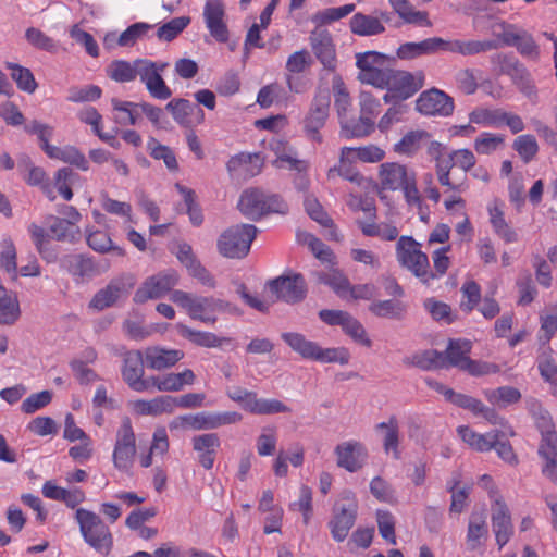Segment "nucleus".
I'll list each match as a JSON object with an SVG mask.
<instances>
[{
	"label": "nucleus",
	"mask_w": 557,
	"mask_h": 557,
	"mask_svg": "<svg viewBox=\"0 0 557 557\" xmlns=\"http://www.w3.org/2000/svg\"><path fill=\"white\" fill-rule=\"evenodd\" d=\"M350 29L354 34L368 37L385 32V26L377 16L356 13L350 18Z\"/></svg>",
	"instance_id": "obj_31"
},
{
	"label": "nucleus",
	"mask_w": 557,
	"mask_h": 557,
	"mask_svg": "<svg viewBox=\"0 0 557 557\" xmlns=\"http://www.w3.org/2000/svg\"><path fill=\"white\" fill-rule=\"evenodd\" d=\"M376 430L384 432L383 448L386 454L392 453L395 459H399V428L395 417H391L387 422H381Z\"/></svg>",
	"instance_id": "obj_36"
},
{
	"label": "nucleus",
	"mask_w": 557,
	"mask_h": 557,
	"mask_svg": "<svg viewBox=\"0 0 557 557\" xmlns=\"http://www.w3.org/2000/svg\"><path fill=\"white\" fill-rule=\"evenodd\" d=\"M342 330L346 335H348L357 344L362 345L364 347H371L372 342L369 338L366 329L350 313L346 318V320L342 326Z\"/></svg>",
	"instance_id": "obj_56"
},
{
	"label": "nucleus",
	"mask_w": 557,
	"mask_h": 557,
	"mask_svg": "<svg viewBox=\"0 0 557 557\" xmlns=\"http://www.w3.org/2000/svg\"><path fill=\"white\" fill-rule=\"evenodd\" d=\"M297 238L308 245L315 258L323 262H332L333 252L321 239L307 232H298Z\"/></svg>",
	"instance_id": "obj_48"
},
{
	"label": "nucleus",
	"mask_w": 557,
	"mask_h": 557,
	"mask_svg": "<svg viewBox=\"0 0 557 557\" xmlns=\"http://www.w3.org/2000/svg\"><path fill=\"white\" fill-rule=\"evenodd\" d=\"M499 48L497 40H460L458 39L457 53L461 55H474Z\"/></svg>",
	"instance_id": "obj_53"
},
{
	"label": "nucleus",
	"mask_w": 557,
	"mask_h": 557,
	"mask_svg": "<svg viewBox=\"0 0 557 557\" xmlns=\"http://www.w3.org/2000/svg\"><path fill=\"white\" fill-rule=\"evenodd\" d=\"M424 73L418 71L410 73L407 71H398L391 67L385 76V83L381 86V89H388L392 96L408 99L414 95L424 85Z\"/></svg>",
	"instance_id": "obj_10"
},
{
	"label": "nucleus",
	"mask_w": 557,
	"mask_h": 557,
	"mask_svg": "<svg viewBox=\"0 0 557 557\" xmlns=\"http://www.w3.org/2000/svg\"><path fill=\"white\" fill-rule=\"evenodd\" d=\"M511 76L520 91L532 102H536L537 91L534 84L530 79L529 73L521 65L513 64Z\"/></svg>",
	"instance_id": "obj_54"
},
{
	"label": "nucleus",
	"mask_w": 557,
	"mask_h": 557,
	"mask_svg": "<svg viewBox=\"0 0 557 557\" xmlns=\"http://www.w3.org/2000/svg\"><path fill=\"white\" fill-rule=\"evenodd\" d=\"M416 172L406 165L396 162H386L380 165L379 177L383 189L399 190Z\"/></svg>",
	"instance_id": "obj_22"
},
{
	"label": "nucleus",
	"mask_w": 557,
	"mask_h": 557,
	"mask_svg": "<svg viewBox=\"0 0 557 557\" xmlns=\"http://www.w3.org/2000/svg\"><path fill=\"white\" fill-rule=\"evenodd\" d=\"M310 47L313 54L327 70L336 66V50L333 38L327 29L315 28L309 36Z\"/></svg>",
	"instance_id": "obj_18"
},
{
	"label": "nucleus",
	"mask_w": 557,
	"mask_h": 557,
	"mask_svg": "<svg viewBox=\"0 0 557 557\" xmlns=\"http://www.w3.org/2000/svg\"><path fill=\"white\" fill-rule=\"evenodd\" d=\"M336 463L348 472L360 470L367 461L368 450L357 441H347L335 447Z\"/></svg>",
	"instance_id": "obj_17"
},
{
	"label": "nucleus",
	"mask_w": 557,
	"mask_h": 557,
	"mask_svg": "<svg viewBox=\"0 0 557 557\" xmlns=\"http://www.w3.org/2000/svg\"><path fill=\"white\" fill-rule=\"evenodd\" d=\"M504 143L503 135L484 132L474 139L473 147L479 154H491L500 149Z\"/></svg>",
	"instance_id": "obj_50"
},
{
	"label": "nucleus",
	"mask_w": 557,
	"mask_h": 557,
	"mask_svg": "<svg viewBox=\"0 0 557 557\" xmlns=\"http://www.w3.org/2000/svg\"><path fill=\"white\" fill-rule=\"evenodd\" d=\"M195 381L196 375L190 369H185L180 373L170 372L163 375H151L150 392L152 389L166 393L181 392L185 386L193 385Z\"/></svg>",
	"instance_id": "obj_21"
},
{
	"label": "nucleus",
	"mask_w": 557,
	"mask_h": 557,
	"mask_svg": "<svg viewBox=\"0 0 557 557\" xmlns=\"http://www.w3.org/2000/svg\"><path fill=\"white\" fill-rule=\"evenodd\" d=\"M75 520L84 541L100 554L108 555L113 547V536L109 527L94 511L78 508Z\"/></svg>",
	"instance_id": "obj_3"
},
{
	"label": "nucleus",
	"mask_w": 557,
	"mask_h": 557,
	"mask_svg": "<svg viewBox=\"0 0 557 557\" xmlns=\"http://www.w3.org/2000/svg\"><path fill=\"white\" fill-rule=\"evenodd\" d=\"M247 411L253 414H275L290 412V408L278 399L258 398L256 394L247 405Z\"/></svg>",
	"instance_id": "obj_41"
},
{
	"label": "nucleus",
	"mask_w": 557,
	"mask_h": 557,
	"mask_svg": "<svg viewBox=\"0 0 557 557\" xmlns=\"http://www.w3.org/2000/svg\"><path fill=\"white\" fill-rule=\"evenodd\" d=\"M78 117L83 123L90 125L92 127V131L95 132V134L102 141H106L114 147V141H115L114 135L103 133L101 131L100 123H101L102 116L95 108L88 107V108L83 109L78 113Z\"/></svg>",
	"instance_id": "obj_47"
},
{
	"label": "nucleus",
	"mask_w": 557,
	"mask_h": 557,
	"mask_svg": "<svg viewBox=\"0 0 557 557\" xmlns=\"http://www.w3.org/2000/svg\"><path fill=\"white\" fill-rule=\"evenodd\" d=\"M180 275L173 269L160 271L148 276L134 294V302L145 304L151 299H160L169 293H173V287L178 284Z\"/></svg>",
	"instance_id": "obj_7"
},
{
	"label": "nucleus",
	"mask_w": 557,
	"mask_h": 557,
	"mask_svg": "<svg viewBox=\"0 0 557 557\" xmlns=\"http://www.w3.org/2000/svg\"><path fill=\"white\" fill-rule=\"evenodd\" d=\"M393 58L377 51H366L356 54V65L359 69L358 79L376 88L385 83V76L391 70Z\"/></svg>",
	"instance_id": "obj_6"
},
{
	"label": "nucleus",
	"mask_w": 557,
	"mask_h": 557,
	"mask_svg": "<svg viewBox=\"0 0 557 557\" xmlns=\"http://www.w3.org/2000/svg\"><path fill=\"white\" fill-rule=\"evenodd\" d=\"M388 2L404 22L425 26L431 25L428 13L414 10L408 0H388Z\"/></svg>",
	"instance_id": "obj_37"
},
{
	"label": "nucleus",
	"mask_w": 557,
	"mask_h": 557,
	"mask_svg": "<svg viewBox=\"0 0 557 557\" xmlns=\"http://www.w3.org/2000/svg\"><path fill=\"white\" fill-rule=\"evenodd\" d=\"M410 363L424 371L447 368L444 354L434 349L414 354L410 358Z\"/></svg>",
	"instance_id": "obj_40"
},
{
	"label": "nucleus",
	"mask_w": 557,
	"mask_h": 557,
	"mask_svg": "<svg viewBox=\"0 0 557 557\" xmlns=\"http://www.w3.org/2000/svg\"><path fill=\"white\" fill-rule=\"evenodd\" d=\"M132 409L141 416H160L174 411L173 396L162 395L150 400L137 399L132 403Z\"/></svg>",
	"instance_id": "obj_27"
},
{
	"label": "nucleus",
	"mask_w": 557,
	"mask_h": 557,
	"mask_svg": "<svg viewBox=\"0 0 557 557\" xmlns=\"http://www.w3.org/2000/svg\"><path fill=\"white\" fill-rule=\"evenodd\" d=\"M145 363L149 369L161 371L175 366L184 358L178 349H168L160 346L147 347L144 352Z\"/></svg>",
	"instance_id": "obj_25"
},
{
	"label": "nucleus",
	"mask_w": 557,
	"mask_h": 557,
	"mask_svg": "<svg viewBox=\"0 0 557 557\" xmlns=\"http://www.w3.org/2000/svg\"><path fill=\"white\" fill-rule=\"evenodd\" d=\"M145 357L140 350H127L123 355L121 374L126 385L134 392H150V376L144 377Z\"/></svg>",
	"instance_id": "obj_11"
},
{
	"label": "nucleus",
	"mask_w": 557,
	"mask_h": 557,
	"mask_svg": "<svg viewBox=\"0 0 557 557\" xmlns=\"http://www.w3.org/2000/svg\"><path fill=\"white\" fill-rule=\"evenodd\" d=\"M471 348L472 344L468 339H450L444 352L447 368L456 367L463 371L470 359Z\"/></svg>",
	"instance_id": "obj_29"
},
{
	"label": "nucleus",
	"mask_w": 557,
	"mask_h": 557,
	"mask_svg": "<svg viewBox=\"0 0 557 557\" xmlns=\"http://www.w3.org/2000/svg\"><path fill=\"white\" fill-rule=\"evenodd\" d=\"M49 231L57 240L73 243L81 238L78 226H72L69 222L57 216L50 218Z\"/></svg>",
	"instance_id": "obj_44"
},
{
	"label": "nucleus",
	"mask_w": 557,
	"mask_h": 557,
	"mask_svg": "<svg viewBox=\"0 0 557 557\" xmlns=\"http://www.w3.org/2000/svg\"><path fill=\"white\" fill-rule=\"evenodd\" d=\"M357 503L349 494L345 496L344 503L335 509L334 518L330 521L332 536L337 542H343L350 529L354 527L357 517Z\"/></svg>",
	"instance_id": "obj_16"
},
{
	"label": "nucleus",
	"mask_w": 557,
	"mask_h": 557,
	"mask_svg": "<svg viewBox=\"0 0 557 557\" xmlns=\"http://www.w3.org/2000/svg\"><path fill=\"white\" fill-rule=\"evenodd\" d=\"M330 102L331 99L327 90L318 91L302 121L304 133L312 143L321 144L323 141L321 129L329 117Z\"/></svg>",
	"instance_id": "obj_9"
},
{
	"label": "nucleus",
	"mask_w": 557,
	"mask_h": 557,
	"mask_svg": "<svg viewBox=\"0 0 557 557\" xmlns=\"http://www.w3.org/2000/svg\"><path fill=\"white\" fill-rule=\"evenodd\" d=\"M189 23L190 18L188 16L174 17L158 28L157 37L163 41H171L182 33Z\"/></svg>",
	"instance_id": "obj_59"
},
{
	"label": "nucleus",
	"mask_w": 557,
	"mask_h": 557,
	"mask_svg": "<svg viewBox=\"0 0 557 557\" xmlns=\"http://www.w3.org/2000/svg\"><path fill=\"white\" fill-rule=\"evenodd\" d=\"M537 453L543 461H557V432L544 433Z\"/></svg>",
	"instance_id": "obj_64"
},
{
	"label": "nucleus",
	"mask_w": 557,
	"mask_h": 557,
	"mask_svg": "<svg viewBox=\"0 0 557 557\" xmlns=\"http://www.w3.org/2000/svg\"><path fill=\"white\" fill-rule=\"evenodd\" d=\"M5 66L11 70V77L18 89L27 94L35 92L38 85L29 69L11 62H7Z\"/></svg>",
	"instance_id": "obj_43"
},
{
	"label": "nucleus",
	"mask_w": 557,
	"mask_h": 557,
	"mask_svg": "<svg viewBox=\"0 0 557 557\" xmlns=\"http://www.w3.org/2000/svg\"><path fill=\"white\" fill-rule=\"evenodd\" d=\"M406 310V305L395 299L376 300L369 306V311L375 317L394 320L403 319Z\"/></svg>",
	"instance_id": "obj_33"
},
{
	"label": "nucleus",
	"mask_w": 557,
	"mask_h": 557,
	"mask_svg": "<svg viewBox=\"0 0 557 557\" xmlns=\"http://www.w3.org/2000/svg\"><path fill=\"white\" fill-rule=\"evenodd\" d=\"M28 232L30 234L33 243L35 244L41 257L47 259L48 261H52L55 258V256L52 251H50L47 248V245L49 244V235L46 232V230L35 223H32L28 226Z\"/></svg>",
	"instance_id": "obj_60"
},
{
	"label": "nucleus",
	"mask_w": 557,
	"mask_h": 557,
	"mask_svg": "<svg viewBox=\"0 0 557 557\" xmlns=\"http://www.w3.org/2000/svg\"><path fill=\"white\" fill-rule=\"evenodd\" d=\"M131 275H121L112 278L108 285L99 289L90 300L89 307L98 311L114 306L120 299L126 298L134 287Z\"/></svg>",
	"instance_id": "obj_12"
},
{
	"label": "nucleus",
	"mask_w": 557,
	"mask_h": 557,
	"mask_svg": "<svg viewBox=\"0 0 557 557\" xmlns=\"http://www.w3.org/2000/svg\"><path fill=\"white\" fill-rule=\"evenodd\" d=\"M181 334L191 343L207 348L220 347L228 338H221L211 332L195 331L186 325H180Z\"/></svg>",
	"instance_id": "obj_42"
},
{
	"label": "nucleus",
	"mask_w": 557,
	"mask_h": 557,
	"mask_svg": "<svg viewBox=\"0 0 557 557\" xmlns=\"http://www.w3.org/2000/svg\"><path fill=\"white\" fill-rule=\"evenodd\" d=\"M271 293L287 304H297L306 297V284L301 274L282 275L269 283Z\"/></svg>",
	"instance_id": "obj_15"
},
{
	"label": "nucleus",
	"mask_w": 557,
	"mask_h": 557,
	"mask_svg": "<svg viewBox=\"0 0 557 557\" xmlns=\"http://www.w3.org/2000/svg\"><path fill=\"white\" fill-rule=\"evenodd\" d=\"M140 59L133 62L123 60L113 61L107 69L108 76L119 83L133 82L137 77Z\"/></svg>",
	"instance_id": "obj_38"
},
{
	"label": "nucleus",
	"mask_w": 557,
	"mask_h": 557,
	"mask_svg": "<svg viewBox=\"0 0 557 557\" xmlns=\"http://www.w3.org/2000/svg\"><path fill=\"white\" fill-rule=\"evenodd\" d=\"M459 475L447 482V490L451 493L450 513H461L468 506V497L471 492L470 485L458 488Z\"/></svg>",
	"instance_id": "obj_45"
},
{
	"label": "nucleus",
	"mask_w": 557,
	"mask_h": 557,
	"mask_svg": "<svg viewBox=\"0 0 557 557\" xmlns=\"http://www.w3.org/2000/svg\"><path fill=\"white\" fill-rule=\"evenodd\" d=\"M385 156L383 149L375 145H367L362 147H343L341 150L342 162H354L360 160L362 162H380Z\"/></svg>",
	"instance_id": "obj_30"
},
{
	"label": "nucleus",
	"mask_w": 557,
	"mask_h": 557,
	"mask_svg": "<svg viewBox=\"0 0 557 557\" xmlns=\"http://www.w3.org/2000/svg\"><path fill=\"white\" fill-rule=\"evenodd\" d=\"M135 455L136 437L132 421L128 417H124L115 435L112 455L114 467L122 472H128L133 467Z\"/></svg>",
	"instance_id": "obj_8"
},
{
	"label": "nucleus",
	"mask_w": 557,
	"mask_h": 557,
	"mask_svg": "<svg viewBox=\"0 0 557 557\" xmlns=\"http://www.w3.org/2000/svg\"><path fill=\"white\" fill-rule=\"evenodd\" d=\"M487 400L493 405L507 406L518 403L521 398V393L516 387L502 386L495 389H487L484 392Z\"/></svg>",
	"instance_id": "obj_49"
},
{
	"label": "nucleus",
	"mask_w": 557,
	"mask_h": 557,
	"mask_svg": "<svg viewBox=\"0 0 557 557\" xmlns=\"http://www.w3.org/2000/svg\"><path fill=\"white\" fill-rule=\"evenodd\" d=\"M177 425L185 430H210L209 412L189 413L180 416L176 419Z\"/></svg>",
	"instance_id": "obj_61"
},
{
	"label": "nucleus",
	"mask_w": 557,
	"mask_h": 557,
	"mask_svg": "<svg viewBox=\"0 0 557 557\" xmlns=\"http://www.w3.org/2000/svg\"><path fill=\"white\" fill-rule=\"evenodd\" d=\"M396 258L399 264L410 271L422 283L435 278L430 269L428 256L421 250V245L411 236H400L396 244Z\"/></svg>",
	"instance_id": "obj_4"
},
{
	"label": "nucleus",
	"mask_w": 557,
	"mask_h": 557,
	"mask_svg": "<svg viewBox=\"0 0 557 557\" xmlns=\"http://www.w3.org/2000/svg\"><path fill=\"white\" fill-rule=\"evenodd\" d=\"M88 246L100 253L114 251L117 256H124L125 251L119 246H114L111 237L102 231H89L87 234Z\"/></svg>",
	"instance_id": "obj_46"
},
{
	"label": "nucleus",
	"mask_w": 557,
	"mask_h": 557,
	"mask_svg": "<svg viewBox=\"0 0 557 557\" xmlns=\"http://www.w3.org/2000/svg\"><path fill=\"white\" fill-rule=\"evenodd\" d=\"M224 4L221 0H207L203 8L206 26L211 36L220 42L228 39L227 26L224 22Z\"/></svg>",
	"instance_id": "obj_20"
},
{
	"label": "nucleus",
	"mask_w": 557,
	"mask_h": 557,
	"mask_svg": "<svg viewBox=\"0 0 557 557\" xmlns=\"http://www.w3.org/2000/svg\"><path fill=\"white\" fill-rule=\"evenodd\" d=\"M492 528L499 548L506 545L513 534L509 509L500 494H492Z\"/></svg>",
	"instance_id": "obj_14"
},
{
	"label": "nucleus",
	"mask_w": 557,
	"mask_h": 557,
	"mask_svg": "<svg viewBox=\"0 0 557 557\" xmlns=\"http://www.w3.org/2000/svg\"><path fill=\"white\" fill-rule=\"evenodd\" d=\"M277 432L275 426H264L257 438V451L261 457L271 456L275 451Z\"/></svg>",
	"instance_id": "obj_58"
},
{
	"label": "nucleus",
	"mask_w": 557,
	"mask_h": 557,
	"mask_svg": "<svg viewBox=\"0 0 557 557\" xmlns=\"http://www.w3.org/2000/svg\"><path fill=\"white\" fill-rule=\"evenodd\" d=\"M165 108L180 125L189 126L194 123L201 124L205 121L202 109L191 103L189 100L173 99L168 102Z\"/></svg>",
	"instance_id": "obj_24"
},
{
	"label": "nucleus",
	"mask_w": 557,
	"mask_h": 557,
	"mask_svg": "<svg viewBox=\"0 0 557 557\" xmlns=\"http://www.w3.org/2000/svg\"><path fill=\"white\" fill-rule=\"evenodd\" d=\"M488 536V527L484 510L472 511L469 517L466 543L469 550L480 548Z\"/></svg>",
	"instance_id": "obj_26"
},
{
	"label": "nucleus",
	"mask_w": 557,
	"mask_h": 557,
	"mask_svg": "<svg viewBox=\"0 0 557 557\" xmlns=\"http://www.w3.org/2000/svg\"><path fill=\"white\" fill-rule=\"evenodd\" d=\"M238 209L248 219L259 220L270 213L286 214L288 205L278 195L248 188L240 195Z\"/></svg>",
	"instance_id": "obj_2"
},
{
	"label": "nucleus",
	"mask_w": 557,
	"mask_h": 557,
	"mask_svg": "<svg viewBox=\"0 0 557 557\" xmlns=\"http://www.w3.org/2000/svg\"><path fill=\"white\" fill-rule=\"evenodd\" d=\"M423 307L436 321H444L448 324L454 321L450 306L443 301L428 298L424 300Z\"/></svg>",
	"instance_id": "obj_63"
},
{
	"label": "nucleus",
	"mask_w": 557,
	"mask_h": 557,
	"mask_svg": "<svg viewBox=\"0 0 557 557\" xmlns=\"http://www.w3.org/2000/svg\"><path fill=\"white\" fill-rule=\"evenodd\" d=\"M318 283H322L332 287V289L343 299H347V290L349 288V280L338 270L332 269L329 272H312Z\"/></svg>",
	"instance_id": "obj_34"
},
{
	"label": "nucleus",
	"mask_w": 557,
	"mask_h": 557,
	"mask_svg": "<svg viewBox=\"0 0 557 557\" xmlns=\"http://www.w3.org/2000/svg\"><path fill=\"white\" fill-rule=\"evenodd\" d=\"M350 355L346 348L337 347V348H322L317 345L313 361H319L323 363H339L347 364L349 361Z\"/></svg>",
	"instance_id": "obj_52"
},
{
	"label": "nucleus",
	"mask_w": 557,
	"mask_h": 557,
	"mask_svg": "<svg viewBox=\"0 0 557 557\" xmlns=\"http://www.w3.org/2000/svg\"><path fill=\"white\" fill-rule=\"evenodd\" d=\"M397 57L401 60H412L432 53L431 40L426 38L419 42H405L397 49Z\"/></svg>",
	"instance_id": "obj_51"
},
{
	"label": "nucleus",
	"mask_w": 557,
	"mask_h": 557,
	"mask_svg": "<svg viewBox=\"0 0 557 557\" xmlns=\"http://www.w3.org/2000/svg\"><path fill=\"white\" fill-rule=\"evenodd\" d=\"M341 135L345 138H359L370 135L374 131V122L368 117L359 116L358 120L342 119Z\"/></svg>",
	"instance_id": "obj_35"
},
{
	"label": "nucleus",
	"mask_w": 557,
	"mask_h": 557,
	"mask_svg": "<svg viewBox=\"0 0 557 557\" xmlns=\"http://www.w3.org/2000/svg\"><path fill=\"white\" fill-rule=\"evenodd\" d=\"M193 449L197 453L199 463L206 469L213 468L216 451L221 445L215 433H203L191 438Z\"/></svg>",
	"instance_id": "obj_23"
},
{
	"label": "nucleus",
	"mask_w": 557,
	"mask_h": 557,
	"mask_svg": "<svg viewBox=\"0 0 557 557\" xmlns=\"http://www.w3.org/2000/svg\"><path fill=\"white\" fill-rule=\"evenodd\" d=\"M429 138L430 134L425 131H410L394 145V151L398 154L412 156Z\"/></svg>",
	"instance_id": "obj_39"
},
{
	"label": "nucleus",
	"mask_w": 557,
	"mask_h": 557,
	"mask_svg": "<svg viewBox=\"0 0 557 557\" xmlns=\"http://www.w3.org/2000/svg\"><path fill=\"white\" fill-rule=\"evenodd\" d=\"M457 432L466 444L480 453L492 450L495 444H497V437H499V432L492 431L486 434H480L467 425L459 426Z\"/></svg>",
	"instance_id": "obj_28"
},
{
	"label": "nucleus",
	"mask_w": 557,
	"mask_h": 557,
	"mask_svg": "<svg viewBox=\"0 0 557 557\" xmlns=\"http://www.w3.org/2000/svg\"><path fill=\"white\" fill-rule=\"evenodd\" d=\"M257 233V227L251 224H237L226 228L216 242L219 253L230 259L246 257Z\"/></svg>",
	"instance_id": "obj_5"
},
{
	"label": "nucleus",
	"mask_w": 557,
	"mask_h": 557,
	"mask_svg": "<svg viewBox=\"0 0 557 557\" xmlns=\"http://www.w3.org/2000/svg\"><path fill=\"white\" fill-rule=\"evenodd\" d=\"M0 267L5 270L13 280L17 278L16 249L11 239L1 243Z\"/></svg>",
	"instance_id": "obj_57"
},
{
	"label": "nucleus",
	"mask_w": 557,
	"mask_h": 557,
	"mask_svg": "<svg viewBox=\"0 0 557 557\" xmlns=\"http://www.w3.org/2000/svg\"><path fill=\"white\" fill-rule=\"evenodd\" d=\"M263 158L259 153L240 152L230 158L226 170L232 177L250 178L261 173Z\"/></svg>",
	"instance_id": "obj_19"
},
{
	"label": "nucleus",
	"mask_w": 557,
	"mask_h": 557,
	"mask_svg": "<svg viewBox=\"0 0 557 557\" xmlns=\"http://www.w3.org/2000/svg\"><path fill=\"white\" fill-rule=\"evenodd\" d=\"M513 149L524 162H530L539 151L536 139L532 135H520L513 141Z\"/></svg>",
	"instance_id": "obj_62"
},
{
	"label": "nucleus",
	"mask_w": 557,
	"mask_h": 557,
	"mask_svg": "<svg viewBox=\"0 0 557 557\" xmlns=\"http://www.w3.org/2000/svg\"><path fill=\"white\" fill-rule=\"evenodd\" d=\"M148 149L150 156L156 160H162L170 171H176L178 169L176 157L170 147L161 145L154 138H150Z\"/></svg>",
	"instance_id": "obj_55"
},
{
	"label": "nucleus",
	"mask_w": 557,
	"mask_h": 557,
	"mask_svg": "<svg viewBox=\"0 0 557 557\" xmlns=\"http://www.w3.org/2000/svg\"><path fill=\"white\" fill-rule=\"evenodd\" d=\"M417 110L430 116H449L454 112V100L444 91L431 88L420 94L416 101Z\"/></svg>",
	"instance_id": "obj_13"
},
{
	"label": "nucleus",
	"mask_w": 557,
	"mask_h": 557,
	"mask_svg": "<svg viewBox=\"0 0 557 557\" xmlns=\"http://www.w3.org/2000/svg\"><path fill=\"white\" fill-rule=\"evenodd\" d=\"M171 300L183 308L193 320L214 324L218 313L240 315L239 308L230 301L213 296H200L181 289H174Z\"/></svg>",
	"instance_id": "obj_1"
},
{
	"label": "nucleus",
	"mask_w": 557,
	"mask_h": 557,
	"mask_svg": "<svg viewBox=\"0 0 557 557\" xmlns=\"http://www.w3.org/2000/svg\"><path fill=\"white\" fill-rule=\"evenodd\" d=\"M281 338L289 346V348L304 359L312 360L317 348V343L309 341L306 336L298 332H284Z\"/></svg>",
	"instance_id": "obj_32"
}]
</instances>
